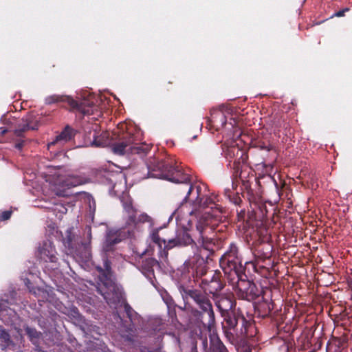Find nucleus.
I'll return each instance as SVG.
<instances>
[{"instance_id": "obj_1", "label": "nucleus", "mask_w": 352, "mask_h": 352, "mask_svg": "<svg viewBox=\"0 0 352 352\" xmlns=\"http://www.w3.org/2000/svg\"><path fill=\"white\" fill-rule=\"evenodd\" d=\"M148 177L164 179L175 183L176 197L183 198L179 209L182 210L187 204L192 206L188 212L190 215L199 216L201 210L216 207L214 201L208 195L207 186L203 184H192L190 176L184 173L182 168L172 165V162L153 159L147 164Z\"/></svg>"}, {"instance_id": "obj_2", "label": "nucleus", "mask_w": 352, "mask_h": 352, "mask_svg": "<svg viewBox=\"0 0 352 352\" xmlns=\"http://www.w3.org/2000/svg\"><path fill=\"white\" fill-rule=\"evenodd\" d=\"M177 288L184 302L185 308L190 309L191 318L210 332L215 318L212 302L206 292L194 289L182 282L178 283Z\"/></svg>"}, {"instance_id": "obj_3", "label": "nucleus", "mask_w": 352, "mask_h": 352, "mask_svg": "<svg viewBox=\"0 0 352 352\" xmlns=\"http://www.w3.org/2000/svg\"><path fill=\"white\" fill-rule=\"evenodd\" d=\"M222 329L227 341L233 345L256 334L255 324L244 316L240 309H234L230 316H226L222 322Z\"/></svg>"}, {"instance_id": "obj_4", "label": "nucleus", "mask_w": 352, "mask_h": 352, "mask_svg": "<svg viewBox=\"0 0 352 352\" xmlns=\"http://www.w3.org/2000/svg\"><path fill=\"white\" fill-rule=\"evenodd\" d=\"M272 288H262L257 286L254 282L237 278V282L235 285V292L239 298L253 301L259 297L265 298V296L272 298L273 306L276 307L285 306L284 300V285H279L275 287L273 283H271Z\"/></svg>"}, {"instance_id": "obj_5", "label": "nucleus", "mask_w": 352, "mask_h": 352, "mask_svg": "<svg viewBox=\"0 0 352 352\" xmlns=\"http://www.w3.org/2000/svg\"><path fill=\"white\" fill-rule=\"evenodd\" d=\"M110 143L111 151L118 155L138 154L145 155L151 149L149 145L139 144L133 131H119L113 133Z\"/></svg>"}, {"instance_id": "obj_6", "label": "nucleus", "mask_w": 352, "mask_h": 352, "mask_svg": "<svg viewBox=\"0 0 352 352\" xmlns=\"http://www.w3.org/2000/svg\"><path fill=\"white\" fill-rule=\"evenodd\" d=\"M270 209L268 208L266 203H259L257 204V208L255 211V214L257 218L260 219L259 221H263L264 222H268L269 212H273L272 214V222L276 229L278 230L280 237H283L284 240H286V210L284 208H278L277 206L275 207L271 204H268Z\"/></svg>"}, {"instance_id": "obj_7", "label": "nucleus", "mask_w": 352, "mask_h": 352, "mask_svg": "<svg viewBox=\"0 0 352 352\" xmlns=\"http://www.w3.org/2000/svg\"><path fill=\"white\" fill-rule=\"evenodd\" d=\"M47 104L64 102L67 103L72 111L80 113L82 116L94 115L98 111V107L93 100L83 98L75 100L66 95L53 94L45 98Z\"/></svg>"}, {"instance_id": "obj_8", "label": "nucleus", "mask_w": 352, "mask_h": 352, "mask_svg": "<svg viewBox=\"0 0 352 352\" xmlns=\"http://www.w3.org/2000/svg\"><path fill=\"white\" fill-rule=\"evenodd\" d=\"M220 266L226 274L230 276H239L242 267L241 258L239 250L234 243H231L228 250L219 260Z\"/></svg>"}, {"instance_id": "obj_9", "label": "nucleus", "mask_w": 352, "mask_h": 352, "mask_svg": "<svg viewBox=\"0 0 352 352\" xmlns=\"http://www.w3.org/2000/svg\"><path fill=\"white\" fill-rule=\"evenodd\" d=\"M197 276L201 278L200 287L206 292H208L212 295V298L214 296L219 295L220 292L223 287L224 284L221 280V274L219 271H210L209 273L204 269L197 270L196 271Z\"/></svg>"}, {"instance_id": "obj_10", "label": "nucleus", "mask_w": 352, "mask_h": 352, "mask_svg": "<svg viewBox=\"0 0 352 352\" xmlns=\"http://www.w3.org/2000/svg\"><path fill=\"white\" fill-rule=\"evenodd\" d=\"M191 352H198L197 346L199 345L204 352H229L227 347L217 334L210 335V347H208V339L206 336L202 333L196 334L192 338Z\"/></svg>"}, {"instance_id": "obj_11", "label": "nucleus", "mask_w": 352, "mask_h": 352, "mask_svg": "<svg viewBox=\"0 0 352 352\" xmlns=\"http://www.w3.org/2000/svg\"><path fill=\"white\" fill-rule=\"evenodd\" d=\"M123 208L125 214V226L122 229L131 230L132 236L134 234V229L139 223H152V218L145 212L138 214V210L133 206L131 201L123 203Z\"/></svg>"}, {"instance_id": "obj_12", "label": "nucleus", "mask_w": 352, "mask_h": 352, "mask_svg": "<svg viewBox=\"0 0 352 352\" xmlns=\"http://www.w3.org/2000/svg\"><path fill=\"white\" fill-rule=\"evenodd\" d=\"M225 157L230 163L232 162L234 175L241 177L242 165L247 162L248 153L237 145H231L224 151Z\"/></svg>"}, {"instance_id": "obj_13", "label": "nucleus", "mask_w": 352, "mask_h": 352, "mask_svg": "<svg viewBox=\"0 0 352 352\" xmlns=\"http://www.w3.org/2000/svg\"><path fill=\"white\" fill-rule=\"evenodd\" d=\"M261 260L263 261V265L267 267V272L266 275L261 276L267 278H272V283H274L275 287H279V285H283L285 287V285L283 279L286 275V273L284 272L285 264L283 262L274 263L272 257Z\"/></svg>"}, {"instance_id": "obj_14", "label": "nucleus", "mask_w": 352, "mask_h": 352, "mask_svg": "<svg viewBox=\"0 0 352 352\" xmlns=\"http://www.w3.org/2000/svg\"><path fill=\"white\" fill-rule=\"evenodd\" d=\"M253 254L255 256V263L254 268L256 272L260 275H266L267 274L266 267H264L261 259L272 257V245L269 243H259L253 250Z\"/></svg>"}, {"instance_id": "obj_15", "label": "nucleus", "mask_w": 352, "mask_h": 352, "mask_svg": "<svg viewBox=\"0 0 352 352\" xmlns=\"http://www.w3.org/2000/svg\"><path fill=\"white\" fill-rule=\"evenodd\" d=\"M205 214H207V217H204V223H202L201 219H200L196 226L199 234L197 240L199 243H201V245L204 249L213 250V247L215 245V239L206 235L207 230H211L210 228L208 227L209 223L208 222V217L210 214V212H206Z\"/></svg>"}, {"instance_id": "obj_16", "label": "nucleus", "mask_w": 352, "mask_h": 352, "mask_svg": "<svg viewBox=\"0 0 352 352\" xmlns=\"http://www.w3.org/2000/svg\"><path fill=\"white\" fill-rule=\"evenodd\" d=\"M212 299L223 319L226 318V316H230L231 311L236 309L234 308L236 306V301L232 294H219L218 296H214V298Z\"/></svg>"}, {"instance_id": "obj_17", "label": "nucleus", "mask_w": 352, "mask_h": 352, "mask_svg": "<svg viewBox=\"0 0 352 352\" xmlns=\"http://www.w3.org/2000/svg\"><path fill=\"white\" fill-rule=\"evenodd\" d=\"M262 300L259 301L254 305V314L261 318H265L270 315L272 310L275 312L281 311L283 308L284 312L286 311L285 306H280L276 307L273 306L272 298L270 296H265V298L261 297ZM285 303L286 304L285 298H284Z\"/></svg>"}, {"instance_id": "obj_18", "label": "nucleus", "mask_w": 352, "mask_h": 352, "mask_svg": "<svg viewBox=\"0 0 352 352\" xmlns=\"http://www.w3.org/2000/svg\"><path fill=\"white\" fill-rule=\"evenodd\" d=\"M194 243L191 235L187 230H182L177 232L175 238L169 239L167 241V250L175 247L186 246Z\"/></svg>"}, {"instance_id": "obj_19", "label": "nucleus", "mask_w": 352, "mask_h": 352, "mask_svg": "<svg viewBox=\"0 0 352 352\" xmlns=\"http://www.w3.org/2000/svg\"><path fill=\"white\" fill-rule=\"evenodd\" d=\"M131 236L132 231L130 230H125L122 228L118 230H109L106 234L104 242L107 243V247L108 248L111 245V243L113 245H116L122 240Z\"/></svg>"}, {"instance_id": "obj_20", "label": "nucleus", "mask_w": 352, "mask_h": 352, "mask_svg": "<svg viewBox=\"0 0 352 352\" xmlns=\"http://www.w3.org/2000/svg\"><path fill=\"white\" fill-rule=\"evenodd\" d=\"M38 129V123L33 122V117L28 116L23 118L21 122L14 124L13 130L15 136L19 138H24V133L30 130H36Z\"/></svg>"}, {"instance_id": "obj_21", "label": "nucleus", "mask_w": 352, "mask_h": 352, "mask_svg": "<svg viewBox=\"0 0 352 352\" xmlns=\"http://www.w3.org/2000/svg\"><path fill=\"white\" fill-rule=\"evenodd\" d=\"M40 258L45 262L56 263V252L54 246L50 241H45L38 249Z\"/></svg>"}, {"instance_id": "obj_22", "label": "nucleus", "mask_w": 352, "mask_h": 352, "mask_svg": "<svg viewBox=\"0 0 352 352\" xmlns=\"http://www.w3.org/2000/svg\"><path fill=\"white\" fill-rule=\"evenodd\" d=\"M157 265L159 263L154 258H142L140 263V270L152 283L155 279L154 267Z\"/></svg>"}, {"instance_id": "obj_23", "label": "nucleus", "mask_w": 352, "mask_h": 352, "mask_svg": "<svg viewBox=\"0 0 352 352\" xmlns=\"http://www.w3.org/2000/svg\"><path fill=\"white\" fill-rule=\"evenodd\" d=\"M76 135L75 130L72 128L70 126L67 125L63 129V131L56 136L55 139L48 144V146L50 147L56 144H59L60 146L65 144V143L71 141L74 138Z\"/></svg>"}, {"instance_id": "obj_24", "label": "nucleus", "mask_w": 352, "mask_h": 352, "mask_svg": "<svg viewBox=\"0 0 352 352\" xmlns=\"http://www.w3.org/2000/svg\"><path fill=\"white\" fill-rule=\"evenodd\" d=\"M223 107L219 109H212L210 116L208 118L209 124L217 128L224 127L226 124V117L223 111Z\"/></svg>"}, {"instance_id": "obj_25", "label": "nucleus", "mask_w": 352, "mask_h": 352, "mask_svg": "<svg viewBox=\"0 0 352 352\" xmlns=\"http://www.w3.org/2000/svg\"><path fill=\"white\" fill-rule=\"evenodd\" d=\"M268 222L259 221L256 225V233L258 237L259 243H268L270 239V232L267 226Z\"/></svg>"}, {"instance_id": "obj_26", "label": "nucleus", "mask_w": 352, "mask_h": 352, "mask_svg": "<svg viewBox=\"0 0 352 352\" xmlns=\"http://www.w3.org/2000/svg\"><path fill=\"white\" fill-rule=\"evenodd\" d=\"M111 258L104 255L102 258L103 266H97L96 267L97 272L107 279L110 278L112 275L111 262L109 260Z\"/></svg>"}, {"instance_id": "obj_27", "label": "nucleus", "mask_w": 352, "mask_h": 352, "mask_svg": "<svg viewBox=\"0 0 352 352\" xmlns=\"http://www.w3.org/2000/svg\"><path fill=\"white\" fill-rule=\"evenodd\" d=\"M0 341L1 349L6 350L11 345H14L9 333L3 327H0Z\"/></svg>"}, {"instance_id": "obj_28", "label": "nucleus", "mask_w": 352, "mask_h": 352, "mask_svg": "<svg viewBox=\"0 0 352 352\" xmlns=\"http://www.w3.org/2000/svg\"><path fill=\"white\" fill-rule=\"evenodd\" d=\"M63 186L68 188L76 187L83 184L82 177L76 175H69L62 181Z\"/></svg>"}, {"instance_id": "obj_29", "label": "nucleus", "mask_w": 352, "mask_h": 352, "mask_svg": "<svg viewBox=\"0 0 352 352\" xmlns=\"http://www.w3.org/2000/svg\"><path fill=\"white\" fill-rule=\"evenodd\" d=\"M110 142L107 133H102L99 135L97 131L96 134V141L93 143L92 147H104L110 144Z\"/></svg>"}, {"instance_id": "obj_30", "label": "nucleus", "mask_w": 352, "mask_h": 352, "mask_svg": "<svg viewBox=\"0 0 352 352\" xmlns=\"http://www.w3.org/2000/svg\"><path fill=\"white\" fill-rule=\"evenodd\" d=\"M151 241L154 243H155L156 245H158V247L160 248V250H162V245H164V250H167V248H166L167 241L165 239L160 238V236L159 235V232L157 229L153 230L152 231V232L151 234ZM164 253L165 254V256L166 257L168 255V253L166 252L165 251H164Z\"/></svg>"}, {"instance_id": "obj_31", "label": "nucleus", "mask_w": 352, "mask_h": 352, "mask_svg": "<svg viewBox=\"0 0 352 352\" xmlns=\"http://www.w3.org/2000/svg\"><path fill=\"white\" fill-rule=\"evenodd\" d=\"M24 329L32 343L36 344L41 337V333L38 331L35 328L29 326L25 327Z\"/></svg>"}, {"instance_id": "obj_32", "label": "nucleus", "mask_w": 352, "mask_h": 352, "mask_svg": "<svg viewBox=\"0 0 352 352\" xmlns=\"http://www.w3.org/2000/svg\"><path fill=\"white\" fill-rule=\"evenodd\" d=\"M96 129H91L86 131L84 135V144L85 146L92 147L93 143L96 141Z\"/></svg>"}, {"instance_id": "obj_33", "label": "nucleus", "mask_w": 352, "mask_h": 352, "mask_svg": "<svg viewBox=\"0 0 352 352\" xmlns=\"http://www.w3.org/2000/svg\"><path fill=\"white\" fill-rule=\"evenodd\" d=\"M252 146L258 148L261 150L269 151L271 150L272 146L268 141L263 140L262 139H256L252 142Z\"/></svg>"}, {"instance_id": "obj_34", "label": "nucleus", "mask_w": 352, "mask_h": 352, "mask_svg": "<svg viewBox=\"0 0 352 352\" xmlns=\"http://www.w3.org/2000/svg\"><path fill=\"white\" fill-rule=\"evenodd\" d=\"M124 312L126 314V317L129 318L130 322L133 323V320L137 316V313L134 311V309L130 306V305L124 301L122 302Z\"/></svg>"}, {"instance_id": "obj_35", "label": "nucleus", "mask_w": 352, "mask_h": 352, "mask_svg": "<svg viewBox=\"0 0 352 352\" xmlns=\"http://www.w3.org/2000/svg\"><path fill=\"white\" fill-rule=\"evenodd\" d=\"M56 215L58 216V213L60 214L59 218L62 217L64 214H66L67 212V208L60 203H56L54 204V206L50 208Z\"/></svg>"}, {"instance_id": "obj_36", "label": "nucleus", "mask_w": 352, "mask_h": 352, "mask_svg": "<svg viewBox=\"0 0 352 352\" xmlns=\"http://www.w3.org/2000/svg\"><path fill=\"white\" fill-rule=\"evenodd\" d=\"M102 250L104 252V255H106L107 257H113L116 256L115 252L116 251V245H113L111 243L109 247H107V243L104 242L102 245Z\"/></svg>"}, {"instance_id": "obj_37", "label": "nucleus", "mask_w": 352, "mask_h": 352, "mask_svg": "<svg viewBox=\"0 0 352 352\" xmlns=\"http://www.w3.org/2000/svg\"><path fill=\"white\" fill-rule=\"evenodd\" d=\"M4 124H6L7 127H2L1 134L4 135L8 131H12L14 130V124H13L12 121L10 119L4 118Z\"/></svg>"}, {"instance_id": "obj_38", "label": "nucleus", "mask_w": 352, "mask_h": 352, "mask_svg": "<svg viewBox=\"0 0 352 352\" xmlns=\"http://www.w3.org/2000/svg\"><path fill=\"white\" fill-rule=\"evenodd\" d=\"M12 214V211L11 210L0 211V222L10 219Z\"/></svg>"}, {"instance_id": "obj_39", "label": "nucleus", "mask_w": 352, "mask_h": 352, "mask_svg": "<svg viewBox=\"0 0 352 352\" xmlns=\"http://www.w3.org/2000/svg\"><path fill=\"white\" fill-rule=\"evenodd\" d=\"M82 245L83 246L84 248V252L82 255H80V257L82 259L88 260L91 257V253L89 248V245L85 243H82Z\"/></svg>"}, {"instance_id": "obj_40", "label": "nucleus", "mask_w": 352, "mask_h": 352, "mask_svg": "<svg viewBox=\"0 0 352 352\" xmlns=\"http://www.w3.org/2000/svg\"><path fill=\"white\" fill-rule=\"evenodd\" d=\"M228 199L232 203H233L236 206H239L240 204L242 202V199L239 196L238 193L234 192Z\"/></svg>"}, {"instance_id": "obj_41", "label": "nucleus", "mask_w": 352, "mask_h": 352, "mask_svg": "<svg viewBox=\"0 0 352 352\" xmlns=\"http://www.w3.org/2000/svg\"><path fill=\"white\" fill-rule=\"evenodd\" d=\"M73 240V236L72 235V231L70 230H67V236L64 239L65 245L70 246V244Z\"/></svg>"}, {"instance_id": "obj_42", "label": "nucleus", "mask_w": 352, "mask_h": 352, "mask_svg": "<svg viewBox=\"0 0 352 352\" xmlns=\"http://www.w3.org/2000/svg\"><path fill=\"white\" fill-rule=\"evenodd\" d=\"M8 302L7 300H2L0 301V314L4 311H6L8 308Z\"/></svg>"}, {"instance_id": "obj_43", "label": "nucleus", "mask_w": 352, "mask_h": 352, "mask_svg": "<svg viewBox=\"0 0 352 352\" xmlns=\"http://www.w3.org/2000/svg\"><path fill=\"white\" fill-rule=\"evenodd\" d=\"M245 215V210L242 209L240 211L237 210V218L238 221H242L243 220Z\"/></svg>"}, {"instance_id": "obj_44", "label": "nucleus", "mask_w": 352, "mask_h": 352, "mask_svg": "<svg viewBox=\"0 0 352 352\" xmlns=\"http://www.w3.org/2000/svg\"><path fill=\"white\" fill-rule=\"evenodd\" d=\"M278 177H279V179H280V185L281 189H282L281 192H283V188H284L286 183H285V179H282V178L280 177V175H278ZM278 195L280 197L283 195V192H280L278 191Z\"/></svg>"}, {"instance_id": "obj_45", "label": "nucleus", "mask_w": 352, "mask_h": 352, "mask_svg": "<svg viewBox=\"0 0 352 352\" xmlns=\"http://www.w3.org/2000/svg\"><path fill=\"white\" fill-rule=\"evenodd\" d=\"M233 190H232V189H230V188H225V190H224V194H225V195H226L228 198H229L232 195H233V194L234 193Z\"/></svg>"}, {"instance_id": "obj_46", "label": "nucleus", "mask_w": 352, "mask_h": 352, "mask_svg": "<svg viewBox=\"0 0 352 352\" xmlns=\"http://www.w3.org/2000/svg\"><path fill=\"white\" fill-rule=\"evenodd\" d=\"M24 146V140H20L15 144V148L21 150Z\"/></svg>"}, {"instance_id": "obj_47", "label": "nucleus", "mask_w": 352, "mask_h": 352, "mask_svg": "<svg viewBox=\"0 0 352 352\" xmlns=\"http://www.w3.org/2000/svg\"><path fill=\"white\" fill-rule=\"evenodd\" d=\"M347 10H348V9H345V10H340V11H338V12H336V13L335 14V16H338V17L342 16H344V12H345L346 11H347Z\"/></svg>"}, {"instance_id": "obj_48", "label": "nucleus", "mask_w": 352, "mask_h": 352, "mask_svg": "<svg viewBox=\"0 0 352 352\" xmlns=\"http://www.w3.org/2000/svg\"><path fill=\"white\" fill-rule=\"evenodd\" d=\"M241 352H252V351L249 346H244L241 349Z\"/></svg>"}, {"instance_id": "obj_49", "label": "nucleus", "mask_w": 352, "mask_h": 352, "mask_svg": "<svg viewBox=\"0 0 352 352\" xmlns=\"http://www.w3.org/2000/svg\"><path fill=\"white\" fill-rule=\"evenodd\" d=\"M289 195V188L287 187V196ZM289 198L287 197V212H291V211L289 210V204H292V201H289Z\"/></svg>"}, {"instance_id": "obj_50", "label": "nucleus", "mask_w": 352, "mask_h": 352, "mask_svg": "<svg viewBox=\"0 0 352 352\" xmlns=\"http://www.w3.org/2000/svg\"><path fill=\"white\" fill-rule=\"evenodd\" d=\"M72 311H73V312H74V314H75V315L74 316V317H75V318H79V317L80 316V314H79V312H78V309H77L76 308L75 309H74Z\"/></svg>"}, {"instance_id": "obj_51", "label": "nucleus", "mask_w": 352, "mask_h": 352, "mask_svg": "<svg viewBox=\"0 0 352 352\" xmlns=\"http://www.w3.org/2000/svg\"><path fill=\"white\" fill-rule=\"evenodd\" d=\"M234 186H237V184H235L234 182H232V190H234V188H235Z\"/></svg>"}, {"instance_id": "obj_52", "label": "nucleus", "mask_w": 352, "mask_h": 352, "mask_svg": "<svg viewBox=\"0 0 352 352\" xmlns=\"http://www.w3.org/2000/svg\"><path fill=\"white\" fill-rule=\"evenodd\" d=\"M263 160H261V162H258L256 163V164H263Z\"/></svg>"}, {"instance_id": "obj_53", "label": "nucleus", "mask_w": 352, "mask_h": 352, "mask_svg": "<svg viewBox=\"0 0 352 352\" xmlns=\"http://www.w3.org/2000/svg\"><path fill=\"white\" fill-rule=\"evenodd\" d=\"M274 181H275V184H276V188H277V189L278 190V184H277L276 181V180H274Z\"/></svg>"}, {"instance_id": "obj_54", "label": "nucleus", "mask_w": 352, "mask_h": 352, "mask_svg": "<svg viewBox=\"0 0 352 352\" xmlns=\"http://www.w3.org/2000/svg\"><path fill=\"white\" fill-rule=\"evenodd\" d=\"M219 212H221V213H222V212H223V210H222V208H220Z\"/></svg>"}, {"instance_id": "obj_55", "label": "nucleus", "mask_w": 352, "mask_h": 352, "mask_svg": "<svg viewBox=\"0 0 352 352\" xmlns=\"http://www.w3.org/2000/svg\"><path fill=\"white\" fill-rule=\"evenodd\" d=\"M150 352H160V351H157V350H155V351H150Z\"/></svg>"}, {"instance_id": "obj_56", "label": "nucleus", "mask_w": 352, "mask_h": 352, "mask_svg": "<svg viewBox=\"0 0 352 352\" xmlns=\"http://www.w3.org/2000/svg\"><path fill=\"white\" fill-rule=\"evenodd\" d=\"M244 185L245 186V188L248 187V184H247L244 183Z\"/></svg>"}, {"instance_id": "obj_57", "label": "nucleus", "mask_w": 352, "mask_h": 352, "mask_svg": "<svg viewBox=\"0 0 352 352\" xmlns=\"http://www.w3.org/2000/svg\"><path fill=\"white\" fill-rule=\"evenodd\" d=\"M287 350H288L289 349V343L288 342H287Z\"/></svg>"}, {"instance_id": "obj_58", "label": "nucleus", "mask_w": 352, "mask_h": 352, "mask_svg": "<svg viewBox=\"0 0 352 352\" xmlns=\"http://www.w3.org/2000/svg\"><path fill=\"white\" fill-rule=\"evenodd\" d=\"M291 180H292V181H294V179H289V182H291Z\"/></svg>"}]
</instances>
